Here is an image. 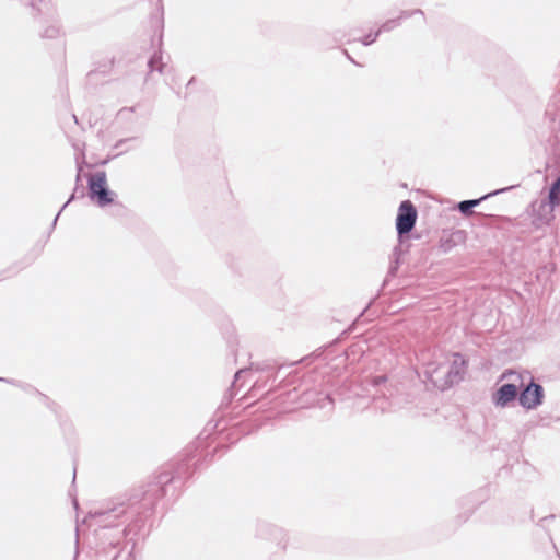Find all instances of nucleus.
I'll use <instances>...</instances> for the list:
<instances>
[{
  "instance_id": "1",
  "label": "nucleus",
  "mask_w": 560,
  "mask_h": 560,
  "mask_svg": "<svg viewBox=\"0 0 560 560\" xmlns=\"http://www.w3.org/2000/svg\"><path fill=\"white\" fill-rule=\"evenodd\" d=\"M88 196L100 208L114 203L117 195L109 189L105 171H97L88 175Z\"/></svg>"
},
{
  "instance_id": "2",
  "label": "nucleus",
  "mask_w": 560,
  "mask_h": 560,
  "mask_svg": "<svg viewBox=\"0 0 560 560\" xmlns=\"http://www.w3.org/2000/svg\"><path fill=\"white\" fill-rule=\"evenodd\" d=\"M137 501L129 499L125 500H112L102 505L90 510L89 516L96 518L100 524L105 527L114 525V521L121 517L128 512V509L133 506Z\"/></svg>"
},
{
  "instance_id": "3",
  "label": "nucleus",
  "mask_w": 560,
  "mask_h": 560,
  "mask_svg": "<svg viewBox=\"0 0 560 560\" xmlns=\"http://www.w3.org/2000/svg\"><path fill=\"white\" fill-rule=\"evenodd\" d=\"M417 218L416 206L410 200L401 201L396 217V231L400 242L405 235H408L415 229Z\"/></svg>"
},
{
  "instance_id": "4",
  "label": "nucleus",
  "mask_w": 560,
  "mask_h": 560,
  "mask_svg": "<svg viewBox=\"0 0 560 560\" xmlns=\"http://www.w3.org/2000/svg\"><path fill=\"white\" fill-rule=\"evenodd\" d=\"M544 398L545 389L542 385L530 377L529 382L522 386L518 395V404L526 410H534L542 405Z\"/></svg>"
},
{
  "instance_id": "5",
  "label": "nucleus",
  "mask_w": 560,
  "mask_h": 560,
  "mask_svg": "<svg viewBox=\"0 0 560 560\" xmlns=\"http://www.w3.org/2000/svg\"><path fill=\"white\" fill-rule=\"evenodd\" d=\"M443 369H445L444 387H451L463 380V376L466 371V361L462 354L455 353L453 355V361L451 362V364L440 365L438 369L433 371V373H438Z\"/></svg>"
},
{
  "instance_id": "6",
  "label": "nucleus",
  "mask_w": 560,
  "mask_h": 560,
  "mask_svg": "<svg viewBox=\"0 0 560 560\" xmlns=\"http://www.w3.org/2000/svg\"><path fill=\"white\" fill-rule=\"evenodd\" d=\"M518 389L514 383H504L492 394V402L495 407L505 408L515 399L518 400Z\"/></svg>"
},
{
  "instance_id": "7",
  "label": "nucleus",
  "mask_w": 560,
  "mask_h": 560,
  "mask_svg": "<svg viewBox=\"0 0 560 560\" xmlns=\"http://www.w3.org/2000/svg\"><path fill=\"white\" fill-rule=\"evenodd\" d=\"M514 186H510V187H505V188H501V189H497V190H493V191H490L483 196H481L480 198H477V199H468V200H463V201H459L457 203V210L464 215V217H469V215H472V214H477L475 211H474V208L479 206L481 203V201L490 198V197H493V196H497L501 192H504V191H508L510 189H512Z\"/></svg>"
},
{
  "instance_id": "8",
  "label": "nucleus",
  "mask_w": 560,
  "mask_h": 560,
  "mask_svg": "<svg viewBox=\"0 0 560 560\" xmlns=\"http://www.w3.org/2000/svg\"><path fill=\"white\" fill-rule=\"evenodd\" d=\"M560 203V176L552 183L549 188L547 200H542V209L546 210V218L551 217V212Z\"/></svg>"
},
{
  "instance_id": "9",
  "label": "nucleus",
  "mask_w": 560,
  "mask_h": 560,
  "mask_svg": "<svg viewBox=\"0 0 560 560\" xmlns=\"http://www.w3.org/2000/svg\"><path fill=\"white\" fill-rule=\"evenodd\" d=\"M80 171H81V167H79V171H78V174H77V178H75V187L71 194V196L69 197V199L67 200V202L61 207V209L59 210V212L56 214L54 221H52V228L56 226V223H57V220L60 215V213L66 209V207L71 202L73 201L74 199L77 198H84L85 196V189L82 185H80V180H81V176H80Z\"/></svg>"
},
{
  "instance_id": "10",
  "label": "nucleus",
  "mask_w": 560,
  "mask_h": 560,
  "mask_svg": "<svg viewBox=\"0 0 560 560\" xmlns=\"http://www.w3.org/2000/svg\"><path fill=\"white\" fill-rule=\"evenodd\" d=\"M277 525L268 522H258L256 525V536L264 540H270L273 534L272 529H277Z\"/></svg>"
},
{
  "instance_id": "11",
  "label": "nucleus",
  "mask_w": 560,
  "mask_h": 560,
  "mask_svg": "<svg viewBox=\"0 0 560 560\" xmlns=\"http://www.w3.org/2000/svg\"><path fill=\"white\" fill-rule=\"evenodd\" d=\"M535 211H536V214L533 219V224L537 229L549 224V222L553 219V212H551L550 218H548V219L546 218L547 213H546V210L542 209V200L539 202L538 208Z\"/></svg>"
},
{
  "instance_id": "12",
  "label": "nucleus",
  "mask_w": 560,
  "mask_h": 560,
  "mask_svg": "<svg viewBox=\"0 0 560 560\" xmlns=\"http://www.w3.org/2000/svg\"><path fill=\"white\" fill-rule=\"evenodd\" d=\"M273 534L271 535V539L269 541L275 542L280 549L285 550L288 546V534L281 528L277 527V529H272Z\"/></svg>"
},
{
  "instance_id": "13",
  "label": "nucleus",
  "mask_w": 560,
  "mask_h": 560,
  "mask_svg": "<svg viewBox=\"0 0 560 560\" xmlns=\"http://www.w3.org/2000/svg\"><path fill=\"white\" fill-rule=\"evenodd\" d=\"M166 65L163 62L162 52H154L151 58L148 60V67L150 72L158 71L160 73L163 72V69Z\"/></svg>"
},
{
  "instance_id": "14",
  "label": "nucleus",
  "mask_w": 560,
  "mask_h": 560,
  "mask_svg": "<svg viewBox=\"0 0 560 560\" xmlns=\"http://www.w3.org/2000/svg\"><path fill=\"white\" fill-rule=\"evenodd\" d=\"M60 34V27L59 25L54 22L50 25L46 26L42 32V37L44 38H56Z\"/></svg>"
},
{
  "instance_id": "15",
  "label": "nucleus",
  "mask_w": 560,
  "mask_h": 560,
  "mask_svg": "<svg viewBox=\"0 0 560 560\" xmlns=\"http://www.w3.org/2000/svg\"><path fill=\"white\" fill-rule=\"evenodd\" d=\"M400 25L399 23V19H389L387 21H385L380 27H378V32L380 34L382 33H387V32H390L393 31L394 28L398 27Z\"/></svg>"
},
{
  "instance_id": "16",
  "label": "nucleus",
  "mask_w": 560,
  "mask_h": 560,
  "mask_svg": "<svg viewBox=\"0 0 560 560\" xmlns=\"http://www.w3.org/2000/svg\"><path fill=\"white\" fill-rule=\"evenodd\" d=\"M399 252H400L399 247L396 246L394 248V255L396 256V259H395V261H393L390 264L387 277H395L396 276V272H397V270L399 268V258H398Z\"/></svg>"
},
{
  "instance_id": "17",
  "label": "nucleus",
  "mask_w": 560,
  "mask_h": 560,
  "mask_svg": "<svg viewBox=\"0 0 560 560\" xmlns=\"http://www.w3.org/2000/svg\"><path fill=\"white\" fill-rule=\"evenodd\" d=\"M413 15H420L422 21H424V13L420 9H415V10H411V11L404 10V11L400 12V14H399V16L397 19H399V23H401V20L409 19V18H411Z\"/></svg>"
},
{
  "instance_id": "18",
  "label": "nucleus",
  "mask_w": 560,
  "mask_h": 560,
  "mask_svg": "<svg viewBox=\"0 0 560 560\" xmlns=\"http://www.w3.org/2000/svg\"><path fill=\"white\" fill-rule=\"evenodd\" d=\"M380 35H381V34H380V32H378V31H376V32H374V33H372V32H371V33L366 34L364 37H362V38L360 39V42H361L364 46H370V45H372L373 43H375V42L377 40V38H378V36H380Z\"/></svg>"
},
{
  "instance_id": "19",
  "label": "nucleus",
  "mask_w": 560,
  "mask_h": 560,
  "mask_svg": "<svg viewBox=\"0 0 560 560\" xmlns=\"http://www.w3.org/2000/svg\"><path fill=\"white\" fill-rule=\"evenodd\" d=\"M247 372H248V370H247V369H241V370H238V371L235 373V375H234V381H233V383H232L231 388H234V387L236 386L237 381L241 378V376H242L243 374H246Z\"/></svg>"
},
{
  "instance_id": "20",
  "label": "nucleus",
  "mask_w": 560,
  "mask_h": 560,
  "mask_svg": "<svg viewBox=\"0 0 560 560\" xmlns=\"http://www.w3.org/2000/svg\"><path fill=\"white\" fill-rule=\"evenodd\" d=\"M385 382H386V376H384V375H378L373 378L374 386H380L381 384H383Z\"/></svg>"
},
{
  "instance_id": "21",
  "label": "nucleus",
  "mask_w": 560,
  "mask_h": 560,
  "mask_svg": "<svg viewBox=\"0 0 560 560\" xmlns=\"http://www.w3.org/2000/svg\"><path fill=\"white\" fill-rule=\"evenodd\" d=\"M133 140H136V138L120 139L119 141L116 142L115 148L120 149L125 143Z\"/></svg>"
},
{
  "instance_id": "22",
  "label": "nucleus",
  "mask_w": 560,
  "mask_h": 560,
  "mask_svg": "<svg viewBox=\"0 0 560 560\" xmlns=\"http://www.w3.org/2000/svg\"><path fill=\"white\" fill-rule=\"evenodd\" d=\"M555 520V516L553 515H549V516H546V517H542L540 521H539V525L545 527L546 524L550 521H553Z\"/></svg>"
},
{
  "instance_id": "23",
  "label": "nucleus",
  "mask_w": 560,
  "mask_h": 560,
  "mask_svg": "<svg viewBox=\"0 0 560 560\" xmlns=\"http://www.w3.org/2000/svg\"><path fill=\"white\" fill-rule=\"evenodd\" d=\"M135 112V107H124L118 112L119 116H124L126 113Z\"/></svg>"
},
{
  "instance_id": "24",
  "label": "nucleus",
  "mask_w": 560,
  "mask_h": 560,
  "mask_svg": "<svg viewBox=\"0 0 560 560\" xmlns=\"http://www.w3.org/2000/svg\"><path fill=\"white\" fill-rule=\"evenodd\" d=\"M508 376H516L517 378H521V376L513 372V371H505L503 374H502V377H508Z\"/></svg>"
},
{
  "instance_id": "25",
  "label": "nucleus",
  "mask_w": 560,
  "mask_h": 560,
  "mask_svg": "<svg viewBox=\"0 0 560 560\" xmlns=\"http://www.w3.org/2000/svg\"><path fill=\"white\" fill-rule=\"evenodd\" d=\"M173 480H174V477L168 478L166 476L165 477L164 476H160V482L161 483H167L168 481H173Z\"/></svg>"
},
{
  "instance_id": "26",
  "label": "nucleus",
  "mask_w": 560,
  "mask_h": 560,
  "mask_svg": "<svg viewBox=\"0 0 560 560\" xmlns=\"http://www.w3.org/2000/svg\"><path fill=\"white\" fill-rule=\"evenodd\" d=\"M325 401H327L329 405H334V400L332 398L330 397V395H326L325 398H324Z\"/></svg>"
},
{
  "instance_id": "27",
  "label": "nucleus",
  "mask_w": 560,
  "mask_h": 560,
  "mask_svg": "<svg viewBox=\"0 0 560 560\" xmlns=\"http://www.w3.org/2000/svg\"><path fill=\"white\" fill-rule=\"evenodd\" d=\"M194 81H195V78H191L188 83H187V86H189L190 84H194Z\"/></svg>"
},
{
  "instance_id": "28",
  "label": "nucleus",
  "mask_w": 560,
  "mask_h": 560,
  "mask_svg": "<svg viewBox=\"0 0 560 560\" xmlns=\"http://www.w3.org/2000/svg\"><path fill=\"white\" fill-rule=\"evenodd\" d=\"M348 59H349L352 63L358 65L351 56H349V57H348Z\"/></svg>"
},
{
  "instance_id": "29",
  "label": "nucleus",
  "mask_w": 560,
  "mask_h": 560,
  "mask_svg": "<svg viewBox=\"0 0 560 560\" xmlns=\"http://www.w3.org/2000/svg\"><path fill=\"white\" fill-rule=\"evenodd\" d=\"M0 381H1V382L12 383L11 381H9V380H7V378H3V377H0Z\"/></svg>"
},
{
  "instance_id": "30",
  "label": "nucleus",
  "mask_w": 560,
  "mask_h": 560,
  "mask_svg": "<svg viewBox=\"0 0 560 560\" xmlns=\"http://www.w3.org/2000/svg\"><path fill=\"white\" fill-rule=\"evenodd\" d=\"M343 54L346 55L347 58L350 56L346 49H343Z\"/></svg>"
},
{
  "instance_id": "31",
  "label": "nucleus",
  "mask_w": 560,
  "mask_h": 560,
  "mask_svg": "<svg viewBox=\"0 0 560 560\" xmlns=\"http://www.w3.org/2000/svg\"><path fill=\"white\" fill-rule=\"evenodd\" d=\"M469 515H470V514H467V515L464 517L463 522H465L466 520H468Z\"/></svg>"
}]
</instances>
